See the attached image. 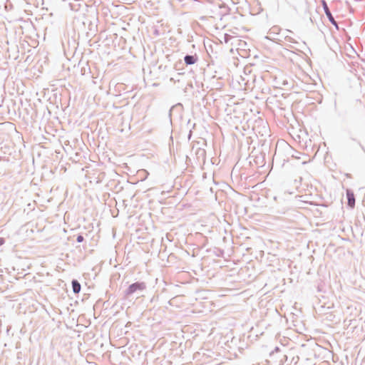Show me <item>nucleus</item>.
Listing matches in <instances>:
<instances>
[{"label": "nucleus", "mask_w": 365, "mask_h": 365, "mask_svg": "<svg viewBox=\"0 0 365 365\" xmlns=\"http://www.w3.org/2000/svg\"><path fill=\"white\" fill-rule=\"evenodd\" d=\"M73 291L74 293L77 294L81 290V285L76 280H73L72 282Z\"/></svg>", "instance_id": "nucleus-4"}, {"label": "nucleus", "mask_w": 365, "mask_h": 365, "mask_svg": "<svg viewBox=\"0 0 365 365\" xmlns=\"http://www.w3.org/2000/svg\"><path fill=\"white\" fill-rule=\"evenodd\" d=\"M348 204L351 207H354L355 205V198L353 193L347 192Z\"/></svg>", "instance_id": "nucleus-3"}, {"label": "nucleus", "mask_w": 365, "mask_h": 365, "mask_svg": "<svg viewBox=\"0 0 365 365\" xmlns=\"http://www.w3.org/2000/svg\"><path fill=\"white\" fill-rule=\"evenodd\" d=\"M322 6H323L324 10L326 15L328 17L329 20L331 21V23L333 25H334L336 27H337V24H336V21L334 20V17L332 16L325 1H322Z\"/></svg>", "instance_id": "nucleus-2"}, {"label": "nucleus", "mask_w": 365, "mask_h": 365, "mask_svg": "<svg viewBox=\"0 0 365 365\" xmlns=\"http://www.w3.org/2000/svg\"><path fill=\"white\" fill-rule=\"evenodd\" d=\"M83 237H82V236H78V238H77V240H78V242H82V241H83Z\"/></svg>", "instance_id": "nucleus-6"}, {"label": "nucleus", "mask_w": 365, "mask_h": 365, "mask_svg": "<svg viewBox=\"0 0 365 365\" xmlns=\"http://www.w3.org/2000/svg\"><path fill=\"white\" fill-rule=\"evenodd\" d=\"M145 289V284L143 282H135L130 284L127 289L126 295H130L137 291H142Z\"/></svg>", "instance_id": "nucleus-1"}, {"label": "nucleus", "mask_w": 365, "mask_h": 365, "mask_svg": "<svg viewBox=\"0 0 365 365\" xmlns=\"http://www.w3.org/2000/svg\"><path fill=\"white\" fill-rule=\"evenodd\" d=\"M185 62L187 65L194 64L196 62V59L192 56H186L185 57Z\"/></svg>", "instance_id": "nucleus-5"}]
</instances>
